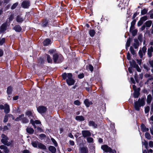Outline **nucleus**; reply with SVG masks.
<instances>
[{
  "instance_id": "6e6552de",
  "label": "nucleus",
  "mask_w": 153,
  "mask_h": 153,
  "mask_svg": "<svg viewBox=\"0 0 153 153\" xmlns=\"http://www.w3.org/2000/svg\"><path fill=\"white\" fill-rule=\"evenodd\" d=\"M61 56L60 55H59L58 53H55L53 55V59L55 63L58 62V60L59 58L61 57Z\"/></svg>"
},
{
  "instance_id": "b1692460",
  "label": "nucleus",
  "mask_w": 153,
  "mask_h": 153,
  "mask_svg": "<svg viewBox=\"0 0 153 153\" xmlns=\"http://www.w3.org/2000/svg\"><path fill=\"white\" fill-rule=\"evenodd\" d=\"M38 148L42 149H46V146L43 144L39 143L38 146Z\"/></svg>"
},
{
  "instance_id": "864d4df0",
  "label": "nucleus",
  "mask_w": 153,
  "mask_h": 153,
  "mask_svg": "<svg viewBox=\"0 0 153 153\" xmlns=\"http://www.w3.org/2000/svg\"><path fill=\"white\" fill-rule=\"evenodd\" d=\"M136 68L137 71L139 72H141V69L137 65H136V66L134 67Z\"/></svg>"
},
{
  "instance_id": "4be33fe9",
  "label": "nucleus",
  "mask_w": 153,
  "mask_h": 153,
  "mask_svg": "<svg viewBox=\"0 0 153 153\" xmlns=\"http://www.w3.org/2000/svg\"><path fill=\"white\" fill-rule=\"evenodd\" d=\"M14 30L16 32H19L21 30L22 28L19 25H16L14 27Z\"/></svg>"
},
{
  "instance_id": "3c124183",
  "label": "nucleus",
  "mask_w": 153,
  "mask_h": 153,
  "mask_svg": "<svg viewBox=\"0 0 153 153\" xmlns=\"http://www.w3.org/2000/svg\"><path fill=\"white\" fill-rule=\"evenodd\" d=\"M22 122L23 123H26L28 122V120L26 118L23 117V119H22Z\"/></svg>"
},
{
  "instance_id": "8fccbe9b",
  "label": "nucleus",
  "mask_w": 153,
  "mask_h": 153,
  "mask_svg": "<svg viewBox=\"0 0 153 153\" xmlns=\"http://www.w3.org/2000/svg\"><path fill=\"white\" fill-rule=\"evenodd\" d=\"M18 5V3H16L13 4V5L11 7V9H15L16 7Z\"/></svg>"
},
{
  "instance_id": "0eeeda50",
  "label": "nucleus",
  "mask_w": 153,
  "mask_h": 153,
  "mask_svg": "<svg viewBox=\"0 0 153 153\" xmlns=\"http://www.w3.org/2000/svg\"><path fill=\"white\" fill-rule=\"evenodd\" d=\"M62 77L64 79H66V80H68L72 78V74L71 73H64L62 75Z\"/></svg>"
},
{
  "instance_id": "f8f14e48",
  "label": "nucleus",
  "mask_w": 153,
  "mask_h": 153,
  "mask_svg": "<svg viewBox=\"0 0 153 153\" xmlns=\"http://www.w3.org/2000/svg\"><path fill=\"white\" fill-rule=\"evenodd\" d=\"M66 81L69 85H72L75 83V80L72 78L68 80H66Z\"/></svg>"
},
{
  "instance_id": "c03bdc74",
  "label": "nucleus",
  "mask_w": 153,
  "mask_h": 153,
  "mask_svg": "<svg viewBox=\"0 0 153 153\" xmlns=\"http://www.w3.org/2000/svg\"><path fill=\"white\" fill-rule=\"evenodd\" d=\"M147 10L146 9H144L141 11V13L142 15H144L147 13Z\"/></svg>"
},
{
  "instance_id": "09e8293b",
  "label": "nucleus",
  "mask_w": 153,
  "mask_h": 153,
  "mask_svg": "<svg viewBox=\"0 0 153 153\" xmlns=\"http://www.w3.org/2000/svg\"><path fill=\"white\" fill-rule=\"evenodd\" d=\"M5 39L4 38H3L2 39H0V45H2L4 42Z\"/></svg>"
},
{
  "instance_id": "4468645a",
  "label": "nucleus",
  "mask_w": 153,
  "mask_h": 153,
  "mask_svg": "<svg viewBox=\"0 0 153 153\" xmlns=\"http://www.w3.org/2000/svg\"><path fill=\"white\" fill-rule=\"evenodd\" d=\"M153 52V47L152 46L150 47L148 50L147 54L149 57L152 56V53Z\"/></svg>"
},
{
  "instance_id": "a18cd8bd",
  "label": "nucleus",
  "mask_w": 153,
  "mask_h": 153,
  "mask_svg": "<svg viewBox=\"0 0 153 153\" xmlns=\"http://www.w3.org/2000/svg\"><path fill=\"white\" fill-rule=\"evenodd\" d=\"M51 140L55 146H57L58 144L56 141L53 138H51Z\"/></svg>"
},
{
  "instance_id": "5701e85b",
  "label": "nucleus",
  "mask_w": 153,
  "mask_h": 153,
  "mask_svg": "<svg viewBox=\"0 0 153 153\" xmlns=\"http://www.w3.org/2000/svg\"><path fill=\"white\" fill-rule=\"evenodd\" d=\"M141 127L142 130L143 132H146L148 131L149 130V128H146V126L143 124L142 125Z\"/></svg>"
},
{
  "instance_id": "dca6fc26",
  "label": "nucleus",
  "mask_w": 153,
  "mask_h": 153,
  "mask_svg": "<svg viewBox=\"0 0 153 153\" xmlns=\"http://www.w3.org/2000/svg\"><path fill=\"white\" fill-rule=\"evenodd\" d=\"M7 26L8 25L7 23L4 24L2 25L1 27V31L3 32L6 30L7 27Z\"/></svg>"
},
{
  "instance_id": "72a5a7b5",
  "label": "nucleus",
  "mask_w": 153,
  "mask_h": 153,
  "mask_svg": "<svg viewBox=\"0 0 153 153\" xmlns=\"http://www.w3.org/2000/svg\"><path fill=\"white\" fill-rule=\"evenodd\" d=\"M152 24L151 21L149 20L146 21L145 23V25L146 27H149L151 26Z\"/></svg>"
},
{
  "instance_id": "9d476101",
  "label": "nucleus",
  "mask_w": 153,
  "mask_h": 153,
  "mask_svg": "<svg viewBox=\"0 0 153 153\" xmlns=\"http://www.w3.org/2000/svg\"><path fill=\"white\" fill-rule=\"evenodd\" d=\"M30 6V2L28 1H23L22 4V7L25 8H28Z\"/></svg>"
},
{
  "instance_id": "6ab92c4d",
  "label": "nucleus",
  "mask_w": 153,
  "mask_h": 153,
  "mask_svg": "<svg viewBox=\"0 0 153 153\" xmlns=\"http://www.w3.org/2000/svg\"><path fill=\"white\" fill-rule=\"evenodd\" d=\"M49 150L52 153H55L56 152V148L53 146H50L49 147Z\"/></svg>"
},
{
  "instance_id": "2f4dec72",
  "label": "nucleus",
  "mask_w": 153,
  "mask_h": 153,
  "mask_svg": "<svg viewBox=\"0 0 153 153\" xmlns=\"http://www.w3.org/2000/svg\"><path fill=\"white\" fill-rule=\"evenodd\" d=\"M86 68L87 69L89 70L91 72H92L94 69L93 67L91 65H89L86 66Z\"/></svg>"
},
{
  "instance_id": "49530a36",
  "label": "nucleus",
  "mask_w": 153,
  "mask_h": 153,
  "mask_svg": "<svg viewBox=\"0 0 153 153\" xmlns=\"http://www.w3.org/2000/svg\"><path fill=\"white\" fill-rule=\"evenodd\" d=\"M140 19L143 22H144L147 19V17L146 16H145L142 17Z\"/></svg>"
},
{
  "instance_id": "7ed1b4c3",
  "label": "nucleus",
  "mask_w": 153,
  "mask_h": 153,
  "mask_svg": "<svg viewBox=\"0 0 153 153\" xmlns=\"http://www.w3.org/2000/svg\"><path fill=\"white\" fill-rule=\"evenodd\" d=\"M1 137L2 139L1 140V142L3 144L8 146L10 145L11 143L8 141V138L6 136L3 134L1 135Z\"/></svg>"
},
{
  "instance_id": "2eb2a0df",
  "label": "nucleus",
  "mask_w": 153,
  "mask_h": 153,
  "mask_svg": "<svg viewBox=\"0 0 153 153\" xmlns=\"http://www.w3.org/2000/svg\"><path fill=\"white\" fill-rule=\"evenodd\" d=\"M88 125L89 126H92L94 128L97 127V125L93 121H90L88 122Z\"/></svg>"
},
{
  "instance_id": "9b49d317",
  "label": "nucleus",
  "mask_w": 153,
  "mask_h": 153,
  "mask_svg": "<svg viewBox=\"0 0 153 153\" xmlns=\"http://www.w3.org/2000/svg\"><path fill=\"white\" fill-rule=\"evenodd\" d=\"M26 115L31 119L34 117V115L32 111H27L26 112Z\"/></svg>"
},
{
  "instance_id": "f3484780",
  "label": "nucleus",
  "mask_w": 153,
  "mask_h": 153,
  "mask_svg": "<svg viewBox=\"0 0 153 153\" xmlns=\"http://www.w3.org/2000/svg\"><path fill=\"white\" fill-rule=\"evenodd\" d=\"M51 43V41L48 39H46L43 42V43L44 46H47L50 44Z\"/></svg>"
},
{
  "instance_id": "bf43d9fd",
  "label": "nucleus",
  "mask_w": 153,
  "mask_h": 153,
  "mask_svg": "<svg viewBox=\"0 0 153 153\" xmlns=\"http://www.w3.org/2000/svg\"><path fill=\"white\" fill-rule=\"evenodd\" d=\"M84 76L83 74H79L78 75V77L79 79H82L84 77Z\"/></svg>"
},
{
  "instance_id": "473e14b6",
  "label": "nucleus",
  "mask_w": 153,
  "mask_h": 153,
  "mask_svg": "<svg viewBox=\"0 0 153 153\" xmlns=\"http://www.w3.org/2000/svg\"><path fill=\"white\" fill-rule=\"evenodd\" d=\"M152 100V97L151 95L149 94L147 96V102L148 103H150Z\"/></svg>"
},
{
  "instance_id": "7c9ffc66",
  "label": "nucleus",
  "mask_w": 153,
  "mask_h": 153,
  "mask_svg": "<svg viewBox=\"0 0 153 153\" xmlns=\"http://www.w3.org/2000/svg\"><path fill=\"white\" fill-rule=\"evenodd\" d=\"M16 20L18 22H22L23 21V19L20 16H18L16 17Z\"/></svg>"
},
{
  "instance_id": "4d7b16f0",
  "label": "nucleus",
  "mask_w": 153,
  "mask_h": 153,
  "mask_svg": "<svg viewBox=\"0 0 153 153\" xmlns=\"http://www.w3.org/2000/svg\"><path fill=\"white\" fill-rule=\"evenodd\" d=\"M143 21H142L140 19L138 21V23H137V25L138 26H140V25H141L143 23Z\"/></svg>"
},
{
  "instance_id": "37998d69",
  "label": "nucleus",
  "mask_w": 153,
  "mask_h": 153,
  "mask_svg": "<svg viewBox=\"0 0 153 153\" xmlns=\"http://www.w3.org/2000/svg\"><path fill=\"white\" fill-rule=\"evenodd\" d=\"M145 137L146 138H147L148 139H151V136L150 134L148 133H146L145 134Z\"/></svg>"
},
{
  "instance_id": "c9c22d12",
  "label": "nucleus",
  "mask_w": 153,
  "mask_h": 153,
  "mask_svg": "<svg viewBox=\"0 0 153 153\" xmlns=\"http://www.w3.org/2000/svg\"><path fill=\"white\" fill-rule=\"evenodd\" d=\"M134 42L135 43H134L133 46L135 48H138V41L137 39H135Z\"/></svg>"
},
{
  "instance_id": "13d9d810",
  "label": "nucleus",
  "mask_w": 153,
  "mask_h": 153,
  "mask_svg": "<svg viewBox=\"0 0 153 153\" xmlns=\"http://www.w3.org/2000/svg\"><path fill=\"white\" fill-rule=\"evenodd\" d=\"M39 137L42 140L45 137V135L44 134H41L40 135Z\"/></svg>"
},
{
  "instance_id": "69168bd1",
  "label": "nucleus",
  "mask_w": 153,
  "mask_h": 153,
  "mask_svg": "<svg viewBox=\"0 0 153 153\" xmlns=\"http://www.w3.org/2000/svg\"><path fill=\"white\" fill-rule=\"evenodd\" d=\"M4 152L6 153H7L8 152L9 150L7 147H6V148L4 150Z\"/></svg>"
},
{
  "instance_id": "79ce46f5",
  "label": "nucleus",
  "mask_w": 153,
  "mask_h": 153,
  "mask_svg": "<svg viewBox=\"0 0 153 153\" xmlns=\"http://www.w3.org/2000/svg\"><path fill=\"white\" fill-rule=\"evenodd\" d=\"M150 110V107L149 106H147L145 108V112L146 113H148L149 112Z\"/></svg>"
},
{
  "instance_id": "338daca9",
  "label": "nucleus",
  "mask_w": 153,
  "mask_h": 153,
  "mask_svg": "<svg viewBox=\"0 0 153 153\" xmlns=\"http://www.w3.org/2000/svg\"><path fill=\"white\" fill-rule=\"evenodd\" d=\"M8 129V128L7 126H5L3 128V131H6Z\"/></svg>"
},
{
  "instance_id": "f704fd0d",
  "label": "nucleus",
  "mask_w": 153,
  "mask_h": 153,
  "mask_svg": "<svg viewBox=\"0 0 153 153\" xmlns=\"http://www.w3.org/2000/svg\"><path fill=\"white\" fill-rule=\"evenodd\" d=\"M95 31L93 30H91L89 31V34L91 37H93L95 34Z\"/></svg>"
},
{
  "instance_id": "c756f323",
  "label": "nucleus",
  "mask_w": 153,
  "mask_h": 153,
  "mask_svg": "<svg viewBox=\"0 0 153 153\" xmlns=\"http://www.w3.org/2000/svg\"><path fill=\"white\" fill-rule=\"evenodd\" d=\"M131 42V39L130 38H129L127 40L126 45V48L127 50V48L129 46Z\"/></svg>"
},
{
  "instance_id": "1a4fd4ad",
  "label": "nucleus",
  "mask_w": 153,
  "mask_h": 153,
  "mask_svg": "<svg viewBox=\"0 0 153 153\" xmlns=\"http://www.w3.org/2000/svg\"><path fill=\"white\" fill-rule=\"evenodd\" d=\"M82 136L84 137H89L91 135V132L88 130H83L82 131Z\"/></svg>"
},
{
  "instance_id": "423d86ee",
  "label": "nucleus",
  "mask_w": 153,
  "mask_h": 153,
  "mask_svg": "<svg viewBox=\"0 0 153 153\" xmlns=\"http://www.w3.org/2000/svg\"><path fill=\"white\" fill-rule=\"evenodd\" d=\"M146 51V48L145 46H143L139 51V54L140 58H142Z\"/></svg>"
},
{
  "instance_id": "c85d7f7f",
  "label": "nucleus",
  "mask_w": 153,
  "mask_h": 153,
  "mask_svg": "<svg viewBox=\"0 0 153 153\" xmlns=\"http://www.w3.org/2000/svg\"><path fill=\"white\" fill-rule=\"evenodd\" d=\"M13 91V89L12 87L11 86H9L7 88V94H10Z\"/></svg>"
},
{
  "instance_id": "6e6d98bb",
  "label": "nucleus",
  "mask_w": 153,
  "mask_h": 153,
  "mask_svg": "<svg viewBox=\"0 0 153 153\" xmlns=\"http://www.w3.org/2000/svg\"><path fill=\"white\" fill-rule=\"evenodd\" d=\"M149 145L151 148L153 147V142L151 141H150L149 142Z\"/></svg>"
},
{
  "instance_id": "e2e57ef3",
  "label": "nucleus",
  "mask_w": 153,
  "mask_h": 153,
  "mask_svg": "<svg viewBox=\"0 0 153 153\" xmlns=\"http://www.w3.org/2000/svg\"><path fill=\"white\" fill-rule=\"evenodd\" d=\"M127 58L128 60H131V55L129 53H128L127 54Z\"/></svg>"
},
{
  "instance_id": "680f3d73",
  "label": "nucleus",
  "mask_w": 153,
  "mask_h": 153,
  "mask_svg": "<svg viewBox=\"0 0 153 153\" xmlns=\"http://www.w3.org/2000/svg\"><path fill=\"white\" fill-rule=\"evenodd\" d=\"M13 19V16L12 15H11L9 18V21H12Z\"/></svg>"
},
{
  "instance_id": "cd10ccee",
  "label": "nucleus",
  "mask_w": 153,
  "mask_h": 153,
  "mask_svg": "<svg viewBox=\"0 0 153 153\" xmlns=\"http://www.w3.org/2000/svg\"><path fill=\"white\" fill-rule=\"evenodd\" d=\"M27 131L30 134H33L34 132L33 129L30 127H28L26 129Z\"/></svg>"
},
{
  "instance_id": "39448f33",
  "label": "nucleus",
  "mask_w": 153,
  "mask_h": 153,
  "mask_svg": "<svg viewBox=\"0 0 153 153\" xmlns=\"http://www.w3.org/2000/svg\"><path fill=\"white\" fill-rule=\"evenodd\" d=\"M0 108L1 109H4V111L5 113L7 114L10 112V109L9 106L7 104H5L3 105H0Z\"/></svg>"
},
{
  "instance_id": "0e129e2a",
  "label": "nucleus",
  "mask_w": 153,
  "mask_h": 153,
  "mask_svg": "<svg viewBox=\"0 0 153 153\" xmlns=\"http://www.w3.org/2000/svg\"><path fill=\"white\" fill-rule=\"evenodd\" d=\"M7 147L4 145H1L0 146V149L4 150Z\"/></svg>"
},
{
  "instance_id": "ea45409f",
  "label": "nucleus",
  "mask_w": 153,
  "mask_h": 153,
  "mask_svg": "<svg viewBox=\"0 0 153 153\" xmlns=\"http://www.w3.org/2000/svg\"><path fill=\"white\" fill-rule=\"evenodd\" d=\"M130 63L131 65L133 66H134V67L136 65L135 61L133 60H132L131 61H130Z\"/></svg>"
},
{
  "instance_id": "ddd939ff",
  "label": "nucleus",
  "mask_w": 153,
  "mask_h": 153,
  "mask_svg": "<svg viewBox=\"0 0 153 153\" xmlns=\"http://www.w3.org/2000/svg\"><path fill=\"white\" fill-rule=\"evenodd\" d=\"M30 123L35 128H36V126L35 125V124H38L41 123V122L39 120H36L34 121L32 119L30 120Z\"/></svg>"
},
{
  "instance_id": "a19ab883",
  "label": "nucleus",
  "mask_w": 153,
  "mask_h": 153,
  "mask_svg": "<svg viewBox=\"0 0 153 153\" xmlns=\"http://www.w3.org/2000/svg\"><path fill=\"white\" fill-rule=\"evenodd\" d=\"M130 49L131 53L133 55H134L135 54V51L132 47H131V46L130 47Z\"/></svg>"
},
{
  "instance_id": "aec40b11",
  "label": "nucleus",
  "mask_w": 153,
  "mask_h": 153,
  "mask_svg": "<svg viewBox=\"0 0 153 153\" xmlns=\"http://www.w3.org/2000/svg\"><path fill=\"white\" fill-rule=\"evenodd\" d=\"M80 151L81 153H88V152L87 148L82 147L80 149Z\"/></svg>"
},
{
  "instance_id": "f257e3e1",
  "label": "nucleus",
  "mask_w": 153,
  "mask_h": 153,
  "mask_svg": "<svg viewBox=\"0 0 153 153\" xmlns=\"http://www.w3.org/2000/svg\"><path fill=\"white\" fill-rule=\"evenodd\" d=\"M146 97H143L141 99L139 98L138 101H136L134 103V107L136 110L139 111L141 106H144L145 104Z\"/></svg>"
},
{
  "instance_id": "f03ea898",
  "label": "nucleus",
  "mask_w": 153,
  "mask_h": 153,
  "mask_svg": "<svg viewBox=\"0 0 153 153\" xmlns=\"http://www.w3.org/2000/svg\"><path fill=\"white\" fill-rule=\"evenodd\" d=\"M101 148L105 152H109V153H116V151L115 150H112L110 147L106 145L102 146Z\"/></svg>"
},
{
  "instance_id": "4c0bfd02",
  "label": "nucleus",
  "mask_w": 153,
  "mask_h": 153,
  "mask_svg": "<svg viewBox=\"0 0 153 153\" xmlns=\"http://www.w3.org/2000/svg\"><path fill=\"white\" fill-rule=\"evenodd\" d=\"M87 140L88 142L89 143H93V139L91 137H87Z\"/></svg>"
},
{
  "instance_id": "393cba45",
  "label": "nucleus",
  "mask_w": 153,
  "mask_h": 153,
  "mask_svg": "<svg viewBox=\"0 0 153 153\" xmlns=\"http://www.w3.org/2000/svg\"><path fill=\"white\" fill-rule=\"evenodd\" d=\"M139 88H138V90L135 91L134 94V98H137L140 95V93L139 92Z\"/></svg>"
},
{
  "instance_id": "5fc2aeb1",
  "label": "nucleus",
  "mask_w": 153,
  "mask_h": 153,
  "mask_svg": "<svg viewBox=\"0 0 153 153\" xmlns=\"http://www.w3.org/2000/svg\"><path fill=\"white\" fill-rule=\"evenodd\" d=\"M56 52V50H50L49 51V53L50 54H55L56 53H55Z\"/></svg>"
},
{
  "instance_id": "de8ad7c7",
  "label": "nucleus",
  "mask_w": 153,
  "mask_h": 153,
  "mask_svg": "<svg viewBox=\"0 0 153 153\" xmlns=\"http://www.w3.org/2000/svg\"><path fill=\"white\" fill-rule=\"evenodd\" d=\"M74 103L75 105H79L81 104V103L78 100H76L75 101H74Z\"/></svg>"
},
{
  "instance_id": "58836bf2",
  "label": "nucleus",
  "mask_w": 153,
  "mask_h": 153,
  "mask_svg": "<svg viewBox=\"0 0 153 153\" xmlns=\"http://www.w3.org/2000/svg\"><path fill=\"white\" fill-rule=\"evenodd\" d=\"M46 56L48 62V63H51L52 61V60L50 56L48 55H47Z\"/></svg>"
},
{
  "instance_id": "774afa93",
  "label": "nucleus",
  "mask_w": 153,
  "mask_h": 153,
  "mask_svg": "<svg viewBox=\"0 0 153 153\" xmlns=\"http://www.w3.org/2000/svg\"><path fill=\"white\" fill-rule=\"evenodd\" d=\"M23 153H30L29 151L27 150H24L23 151Z\"/></svg>"
},
{
  "instance_id": "412c9836",
  "label": "nucleus",
  "mask_w": 153,
  "mask_h": 153,
  "mask_svg": "<svg viewBox=\"0 0 153 153\" xmlns=\"http://www.w3.org/2000/svg\"><path fill=\"white\" fill-rule=\"evenodd\" d=\"M75 119L76 120L79 121H84L85 120L84 117L82 116H77L76 117Z\"/></svg>"
},
{
  "instance_id": "a878e982",
  "label": "nucleus",
  "mask_w": 153,
  "mask_h": 153,
  "mask_svg": "<svg viewBox=\"0 0 153 153\" xmlns=\"http://www.w3.org/2000/svg\"><path fill=\"white\" fill-rule=\"evenodd\" d=\"M24 117V114H21L19 115L18 117H17L15 120L16 121L22 120V119Z\"/></svg>"
},
{
  "instance_id": "a211bd4d",
  "label": "nucleus",
  "mask_w": 153,
  "mask_h": 153,
  "mask_svg": "<svg viewBox=\"0 0 153 153\" xmlns=\"http://www.w3.org/2000/svg\"><path fill=\"white\" fill-rule=\"evenodd\" d=\"M84 103L87 107H89L90 105L92 104V102L91 101H89L88 99L85 100L84 101Z\"/></svg>"
},
{
  "instance_id": "e433bc0d",
  "label": "nucleus",
  "mask_w": 153,
  "mask_h": 153,
  "mask_svg": "<svg viewBox=\"0 0 153 153\" xmlns=\"http://www.w3.org/2000/svg\"><path fill=\"white\" fill-rule=\"evenodd\" d=\"M142 144L143 145L145 146V147L146 149H147L148 147V142L145 140L142 142Z\"/></svg>"
},
{
  "instance_id": "20e7f679",
  "label": "nucleus",
  "mask_w": 153,
  "mask_h": 153,
  "mask_svg": "<svg viewBox=\"0 0 153 153\" xmlns=\"http://www.w3.org/2000/svg\"><path fill=\"white\" fill-rule=\"evenodd\" d=\"M37 110L39 113L42 115L45 113L47 110V108L45 106H40L37 108Z\"/></svg>"
},
{
  "instance_id": "052dcab7",
  "label": "nucleus",
  "mask_w": 153,
  "mask_h": 153,
  "mask_svg": "<svg viewBox=\"0 0 153 153\" xmlns=\"http://www.w3.org/2000/svg\"><path fill=\"white\" fill-rule=\"evenodd\" d=\"M135 21L134 20H133L131 22V27H133L134 26V24H135Z\"/></svg>"
},
{
  "instance_id": "603ef678",
  "label": "nucleus",
  "mask_w": 153,
  "mask_h": 153,
  "mask_svg": "<svg viewBox=\"0 0 153 153\" xmlns=\"http://www.w3.org/2000/svg\"><path fill=\"white\" fill-rule=\"evenodd\" d=\"M8 119V117L7 115H6L5 116L3 121L5 123L7 122Z\"/></svg>"
},
{
  "instance_id": "bb28decb",
  "label": "nucleus",
  "mask_w": 153,
  "mask_h": 153,
  "mask_svg": "<svg viewBox=\"0 0 153 153\" xmlns=\"http://www.w3.org/2000/svg\"><path fill=\"white\" fill-rule=\"evenodd\" d=\"M39 142L37 141H33L32 142L31 144L34 147H37Z\"/></svg>"
}]
</instances>
